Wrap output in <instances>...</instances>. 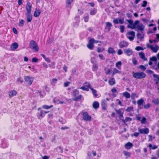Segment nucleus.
Here are the masks:
<instances>
[{"mask_svg": "<svg viewBox=\"0 0 159 159\" xmlns=\"http://www.w3.org/2000/svg\"><path fill=\"white\" fill-rule=\"evenodd\" d=\"M126 21L129 23L127 27L128 28H131L132 29H134L135 25H137L138 23H139V20H137L133 23V21L132 19H127Z\"/></svg>", "mask_w": 159, "mask_h": 159, "instance_id": "f257e3e1", "label": "nucleus"}, {"mask_svg": "<svg viewBox=\"0 0 159 159\" xmlns=\"http://www.w3.org/2000/svg\"><path fill=\"white\" fill-rule=\"evenodd\" d=\"M133 76L137 79H141L145 77L146 74L143 72H140L134 73Z\"/></svg>", "mask_w": 159, "mask_h": 159, "instance_id": "f03ea898", "label": "nucleus"}, {"mask_svg": "<svg viewBox=\"0 0 159 159\" xmlns=\"http://www.w3.org/2000/svg\"><path fill=\"white\" fill-rule=\"evenodd\" d=\"M98 42V41L95 40L93 39H91L89 41L88 44L87 46V47L90 49L93 48L94 43H97Z\"/></svg>", "mask_w": 159, "mask_h": 159, "instance_id": "7ed1b4c3", "label": "nucleus"}, {"mask_svg": "<svg viewBox=\"0 0 159 159\" xmlns=\"http://www.w3.org/2000/svg\"><path fill=\"white\" fill-rule=\"evenodd\" d=\"M144 26L142 23H138L134 27V29L137 31H139L142 32L144 30Z\"/></svg>", "mask_w": 159, "mask_h": 159, "instance_id": "20e7f679", "label": "nucleus"}, {"mask_svg": "<svg viewBox=\"0 0 159 159\" xmlns=\"http://www.w3.org/2000/svg\"><path fill=\"white\" fill-rule=\"evenodd\" d=\"M30 48L34 50H38L39 49L37 43L33 40L30 42Z\"/></svg>", "mask_w": 159, "mask_h": 159, "instance_id": "39448f33", "label": "nucleus"}, {"mask_svg": "<svg viewBox=\"0 0 159 159\" xmlns=\"http://www.w3.org/2000/svg\"><path fill=\"white\" fill-rule=\"evenodd\" d=\"M82 119L86 121H90L91 120V117L89 115L87 112L83 113Z\"/></svg>", "mask_w": 159, "mask_h": 159, "instance_id": "423d86ee", "label": "nucleus"}, {"mask_svg": "<svg viewBox=\"0 0 159 159\" xmlns=\"http://www.w3.org/2000/svg\"><path fill=\"white\" fill-rule=\"evenodd\" d=\"M135 34V32L133 31H129L126 34L127 37L130 40L132 41L134 39Z\"/></svg>", "mask_w": 159, "mask_h": 159, "instance_id": "0eeeda50", "label": "nucleus"}, {"mask_svg": "<svg viewBox=\"0 0 159 159\" xmlns=\"http://www.w3.org/2000/svg\"><path fill=\"white\" fill-rule=\"evenodd\" d=\"M84 86L81 87L79 88V89H81L83 90H85L87 91H89V89L91 87L89 83L87 82L83 84Z\"/></svg>", "mask_w": 159, "mask_h": 159, "instance_id": "6e6552de", "label": "nucleus"}, {"mask_svg": "<svg viewBox=\"0 0 159 159\" xmlns=\"http://www.w3.org/2000/svg\"><path fill=\"white\" fill-rule=\"evenodd\" d=\"M32 5L29 1H27L25 6V8L26 11V13H31V12Z\"/></svg>", "mask_w": 159, "mask_h": 159, "instance_id": "1a4fd4ad", "label": "nucleus"}, {"mask_svg": "<svg viewBox=\"0 0 159 159\" xmlns=\"http://www.w3.org/2000/svg\"><path fill=\"white\" fill-rule=\"evenodd\" d=\"M24 80L26 83L29 85H30L33 81V78L29 76H25Z\"/></svg>", "mask_w": 159, "mask_h": 159, "instance_id": "9d476101", "label": "nucleus"}, {"mask_svg": "<svg viewBox=\"0 0 159 159\" xmlns=\"http://www.w3.org/2000/svg\"><path fill=\"white\" fill-rule=\"evenodd\" d=\"M138 130L140 134H147L149 132V130L148 128H146L144 129H140L138 128Z\"/></svg>", "mask_w": 159, "mask_h": 159, "instance_id": "9b49d317", "label": "nucleus"}, {"mask_svg": "<svg viewBox=\"0 0 159 159\" xmlns=\"http://www.w3.org/2000/svg\"><path fill=\"white\" fill-rule=\"evenodd\" d=\"M147 46L151 50H158L159 49V47L156 44H153L149 45L148 43L147 44Z\"/></svg>", "mask_w": 159, "mask_h": 159, "instance_id": "f8f14e48", "label": "nucleus"}, {"mask_svg": "<svg viewBox=\"0 0 159 159\" xmlns=\"http://www.w3.org/2000/svg\"><path fill=\"white\" fill-rule=\"evenodd\" d=\"M113 22L115 24H117L119 23L122 24L124 23V20L123 19H118L117 18H116L113 20Z\"/></svg>", "mask_w": 159, "mask_h": 159, "instance_id": "ddd939ff", "label": "nucleus"}, {"mask_svg": "<svg viewBox=\"0 0 159 159\" xmlns=\"http://www.w3.org/2000/svg\"><path fill=\"white\" fill-rule=\"evenodd\" d=\"M25 14L27 17V21L28 22H30L32 18V16L31 13H25Z\"/></svg>", "mask_w": 159, "mask_h": 159, "instance_id": "4468645a", "label": "nucleus"}, {"mask_svg": "<svg viewBox=\"0 0 159 159\" xmlns=\"http://www.w3.org/2000/svg\"><path fill=\"white\" fill-rule=\"evenodd\" d=\"M119 45L120 48H123L127 47L128 45V43L126 42L123 41L120 42Z\"/></svg>", "mask_w": 159, "mask_h": 159, "instance_id": "2eb2a0df", "label": "nucleus"}, {"mask_svg": "<svg viewBox=\"0 0 159 159\" xmlns=\"http://www.w3.org/2000/svg\"><path fill=\"white\" fill-rule=\"evenodd\" d=\"M17 94V92L15 90H12L8 92V94L10 98L16 95Z\"/></svg>", "mask_w": 159, "mask_h": 159, "instance_id": "dca6fc26", "label": "nucleus"}, {"mask_svg": "<svg viewBox=\"0 0 159 159\" xmlns=\"http://www.w3.org/2000/svg\"><path fill=\"white\" fill-rule=\"evenodd\" d=\"M102 109L104 110H106L107 109V102L105 100H102Z\"/></svg>", "mask_w": 159, "mask_h": 159, "instance_id": "f3484780", "label": "nucleus"}, {"mask_svg": "<svg viewBox=\"0 0 159 159\" xmlns=\"http://www.w3.org/2000/svg\"><path fill=\"white\" fill-rule=\"evenodd\" d=\"M133 145L132 143L129 142L126 143L125 145V147L127 149H129L133 146Z\"/></svg>", "mask_w": 159, "mask_h": 159, "instance_id": "a211bd4d", "label": "nucleus"}, {"mask_svg": "<svg viewBox=\"0 0 159 159\" xmlns=\"http://www.w3.org/2000/svg\"><path fill=\"white\" fill-rule=\"evenodd\" d=\"M41 13L39 9H36L34 13V16L35 17H38Z\"/></svg>", "mask_w": 159, "mask_h": 159, "instance_id": "6ab92c4d", "label": "nucleus"}, {"mask_svg": "<svg viewBox=\"0 0 159 159\" xmlns=\"http://www.w3.org/2000/svg\"><path fill=\"white\" fill-rule=\"evenodd\" d=\"M109 84L111 85H113L116 83L115 80L114 78L110 79L108 81Z\"/></svg>", "mask_w": 159, "mask_h": 159, "instance_id": "aec40b11", "label": "nucleus"}, {"mask_svg": "<svg viewBox=\"0 0 159 159\" xmlns=\"http://www.w3.org/2000/svg\"><path fill=\"white\" fill-rule=\"evenodd\" d=\"M18 47V44L16 43H14L11 45V49L14 50L16 49Z\"/></svg>", "mask_w": 159, "mask_h": 159, "instance_id": "412c9836", "label": "nucleus"}, {"mask_svg": "<svg viewBox=\"0 0 159 159\" xmlns=\"http://www.w3.org/2000/svg\"><path fill=\"white\" fill-rule=\"evenodd\" d=\"M93 106L94 108L97 109L99 107V103L96 101L94 102L93 104Z\"/></svg>", "mask_w": 159, "mask_h": 159, "instance_id": "4be33fe9", "label": "nucleus"}, {"mask_svg": "<svg viewBox=\"0 0 159 159\" xmlns=\"http://www.w3.org/2000/svg\"><path fill=\"white\" fill-rule=\"evenodd\" d=\"M88 155L89 156H95L96 155V151L93 150L91 152H89Z\"/></svg>", "mask_w": 159, "mask_h": 159, "instance_id": "5701e85b", "label": "nucleus"}, {"mask_svg": "<svg viewBox=\"0 0 159 159\" xmlns=\"http://www.w3.org/2000/svg\"><path fill=\"white\" fill-rule=\"evenodd\" d=\"M152 102L155 105H159V99L158 98L153 99Z\"/></svg>", "mask_w": 159, "mask_h": 159, "instance_id": "b1692460", "label": "nucleus"}, {"mask_svg": "<svg viewBox=\"0 0 159 159\" xmlns=\"http://www.w3.org/2000/svg\"><path fill=\"white\" fill-rule=\"evenodd\" d=\"M123 95L127 98H130V93L127 92L123 93Z\"/></svg>", "mask_w": 159, "mask_h": 159, "instance_id": "393cba45", "label": "nucleus"}, {"mask_svg": "<svg viewBox=\"0 0 159 159\" xmlns=\"http://www.w3.org/2000/svg\"><path fill=\"white\" fill-rule=\"evenodd\" d=\"M123 153L125 156L126 157V158H127L130 156L131 153L128 151H124L123 152Z\"/></svg>", "mask_w": 159, "mask_h": 159, "instance_id": "a878e982", "label": "nucleus"}, {"mask_svg": "<svg viewBox=\"0 0 159 159\" xmlns=\"http://www.w3.org/2000/svg\"><path fill=\"white\" fill-rule=\"evenodd\" d=\"M82 98V96L81 95H80L78 96H76L73 99L74 101H77L79 100H81Z\"/></svg>", "mask_w": 159, "mask_h": 159, "instance_id": "bb28decb", "label": "nucleus"}, {"mask_svg": "<svg viewBox=\"0 0 159 159\" xmlns=\"http://www.w3.org/2000/svg\"><path fill=\"white\" fill-rule=\"evenodd\" d=\"M74 0H66V3L67 5L66 7H70V4L73 2Z\"/></svg>", "mask_w": 159, "mask_h": 159, "instance_id": "cd10ccee", "label": "nucleus"}, {"mask_svg": "<svg viewBox=\"0 0 159 159\" xmlns=\"http://www.w3.org/2000/svg\"><path fill=\"white\" fill-rule=\"evenodd\" d=\"M90 89L92 91V92L95 97H97L98 95L97 93V91L92 88H90Z\"/></svg>", "mask_w": 159, "mask_h": 159, "instance_id": "c85d7f7f", "label": "nucleus"}, {"mask_svg": "<svg viewBox=\"0 0 159 159\" xmlns=\"http://www.w3.org/2000/svg\"><path fill=\"white\" fill-rule=\"evenodd\" d=\"M144 102V100L142 98H141L137 101V104L139 107L142 105Z\"/></svg>", "mask_w": 159, "mask_h": 159, "instance_id": "c756f323", "label": "nucleus"}, {"mask_svg": "<svg viewBox=\"0 0 159 159\" xmlns=\"http://www.w3.org/2000/svg\"><path fill=\"white\" fill-rule=\"evenodd\" d=\"M79 91L76 89H75L73 90V94L75 97H76L79 94Z\"/></svg>", "mask_w": 159, "mask_h": 159, "instance_id": "7c9ffc66", "label": "nucleus"}, {"mask_svg": "<svg viewBox=\"0 0 159 159\" xmlns=\"http://www.w3.org/2000/svg\"><path fill=\"white\" fill-rule=\"evenodd\" d=\"M98 69V66L97 64H93V65L92 70L93 71H96Z\"/></svg>", "mask_w": 159, "mask_h": 159, "instance_id": "2f4dec72", "label": "nucleus"}, {"mask_svg": "<svg viewBox=\"0 0 159 159\" xmlns=\"http://www.w3.org/2000/svg\"><path fill=\"white\" fill-rule=\"evenodd\" d=\"M124 53L128 56H130L132 54V50H125Z\"/></svg>", "mask_w": 159, "mask_h": 159, "instance_id": "473e14b6", "label": "nucleus"}, {"mask_svg": "<svg viewBox=\"0 0 159 159\" xmlns=\"http://www.w3.org/2000/svg\"><path fill=\"white\" fill-rule=\"evenodd\" d=\"M97 10L96 9H93V10H91L90 12V14L91 15H95L97 12Z\"/></svg>", "mask_w": 159, "mask_h": 159, "instance_id": "72a5a7b5", "label": "nucleus"}, {"mask_svg": "<svg viewBox=\"0 0 159 159\" xmlns=\"http://www.w3.org/2000/svg\"><path fill=\"white\" fill-rule=\"evenodd\" d=\"M139 55L140 56L141 58L142 59H143L144 60H147V59L146 58H145V55L142 52L139 53Z\"/></svg>", "mask_w": 159, "mask_h": 159, "instance_id": "f704fd0d", "label": "nucleus"}, {"mask_svg": "<svg viewBox=\"0 0 159 159\" xmlns=\"http://www.w3.org/2000/svg\"><path fill=\"white\" fill-rule=\"evenodd\" d=\"M153 76L155 78L154 79V81H158L159 82V75L153 74Z\"/></svg>", "mask_w": 159, "mask_h": 159, "instance_id": "c9c22d12", "label": "nucleus"}, {"mask_svg": "<svg viewBox=\"0 0 159 159\" xmlns=\"http://www.w3.org/2000/svg\"><path fill=\"white\" fill-rule=\"evenodd\" d=\"M106 26L109 28L108 30L110 31L111 29L110 28L112 26V24L110 22H106Z\"/></svg>", "mask_w": 159, "mask_h": 159, "instance_id": "e433bc0d", "label": "nucleus"}, {"mask_svg": "<svg viewBox=\"0 0 159 159\" xmlns=\"http://www.w3.org/2000/svg\"><path fill=\"white\" fill-rule=\"evenodd\" d=\"M121 62L120 61L117 62L116 64V66L119 69L121 68Z\"/></svg>", "mask_w": 159, "mask_h": 159, "instance_id": "4c0bfd02", "label": "nucleus"}, {"mask_svg": "<svg viewBox=\"0 0 159 159\" xmlns=\"http://www.w3.org/2000/svg\"><path fill=\"white\" fill-rule=\"evenodd\" d=\"M137 36L138 37V39H140V40H142L144 38L143 35L142 36L141 35V34H140L139 33H138L137 34Z\"/></svg>", "mask_w": 159, "mask_h": 159, "instance_id": "58836bf2", "label": "nucleus"}, {"mask_svg": "<svg viewBox=\"0 0 159 159\" xmlns=\"http://www.w3.org/2000/svg\"><path fill=\"white\" fill-rule=\"evenodd\" d=\"M104 70L106 75L109 74L111 72V70L109 68H107V67L105 68Z\"/></svg>", "mask_w": 159, "mask_h": 159, "instance_id": "ea45409f", "label": "nucleus"}, {"mask_svg": "<svg viewBox=\"0 0 159 159\" xmlns=\"http://www.w3.org/2000/svg\"><path fill=\"white\" fill-rule=\"evenodd\" d=\"M52 105L48 106L47 105H44L42 106V107L45 109H48L51 108L53 107Z\"/></svg>", "mask_w": 159, "mask_h": 159, "instance_id": "a19ab883", "label": "nucleus"}, {"mask_svg": "<svg viewBox=\"0 0 159 159\" xmlns=\"http://www.w3.org/2000/svg\"><path fill=\"white\" fill-rule=\"evenodd\" d=\"M43 111L41 110L40 111V113H38V114L39 115V119L42 118L43 117Z\"/></svg>", "mask_w": 159, "mask_h": 159, "instance_id": "79ce46f5", "label": "nucleus"}, {"mask_svg": "<svg viewBox=\"0 0 159 159\" xmlns=\"http://www.w3.org/2000/svg\"><path fill=\"white\" fill-rule=\"evenodd\" d=\"M148 147L150 148H151L152 149H155L157 148V146L156 145L152 146V144H149L148 145Z\"/></svg>", "mask_w": 159, "mask_h": 159, "instance_id": "37998d69", "label": "nucleus"}, {"mask_svg": "<svg viewBox=\"0 0 159 159\" xmlns=\"http://www.w3.org/2000/svg\"><path fill=\"white\" fill-rule=\"evenodd\" d=\"M57 79L53 78L52 79L51 82V84L52 85H54L57 82Z\"/></svg>", "mask_w": 159, "mask_h": 159, "instance_id": "c03bdc74", "label": "nucleus"}, {"mask_svg": "<svg viewBox=\"0 0 159 159\" xmlns=\"http://www.w3.org/2000/svg\"><path fill=\"white\" fill-rule=\"evenodd\" d=\"M120 71L118 70L116 68L113 69V72L112 73V75H114L117 73H120Z\"/></svg>", "mask_w": 159, "mask_h": 159, "instance_id": "a18cd8bd", "label": "nucleus"}, {"mask_svg": "<svg viewBox=\"0 0 159 159\" xmlns=\"http://www.w3.org/2000/svg\"><path fill=\"white\" fill-rule=\"evenodd\" d=\"M141 123L142 124H145L146 122V119L143 117L141 120Z\"/></svg>", "mask_w": 159, "mask_h": 159, "instance_id": "49530a36", "label": "nucleus"}, {"mask_svg": "<svg viewBox=\"0 0 159 159\" xmlns=\"http://www.w3.org/2000/svg\"><path fill=\"white\" fill-rule=\"evenodd\" d=\"M55 63L54 62H53L50 64H49V66L50 67L54 69L55 68Z\"/></svg>", "mask_w": 159, "mask_h": 159, "instance_id": "de8ad7c7", "label": "nucleus"}, {"mask_svg": "<svg viewBox=\"0 0 159 159\" xmlns=\"http://www.w3.org/2000/svg\"><path fill=\"white\" fill-rule=\"evenodd\" d=\"M131 97L132 99H134L135 98V97L138 98V95L135 93H133L131 94Z\"/></svg>", "mask_w": 159, "mask_h": 159, "instance_id": "09e8293b", "label": "nucleus"}, {"mask_svg": "<svg viewBox=\"0 0 159 159\" xmlns=\"http://www.w3.org/2000/svg\"><path fill=\"white\" fill-rule=\"evenodd\" d=\"M39 61V59L36 57H34L32 59V61L33 62H35L36 63L38 61Z\"/></svg>", "mask_w": 159, "mask_h": 159, "instance_id": "8fccbe9b", "label": "nucleus"}, {"mask_svg": "<svg viewBox=\"0 0 159 159\" xmlns=\"http://www.w3.org/2000/svg\"><path fill=\"white\" fill-rule=\"evenodd\" d=\"M84 21L86 22H88L89 21V16H84Z\"/></svg>", "mask_w": 159, "mask_h": 159, "instance_id": "3c124183", "label": "nucleus"}, {"mask_svg": "<svg viewBox=\"0 0 159 159\" xmlns=\"http://www.w3.org/2000/svg\"><path fill=\"white\" fill-rule=\"evenodd\" d=\"M120 32L121 33H123L125 27L124 26L122 25L120 26Z\"/></svg>", "mask_w": 159, "mask_h": 159, "instance_id": "603ef678", "label": "nucleus"}, {"mask_svg": "<svg viewBox=\"0 0 159 159\" xmlns=\"http://www.w3.org/2000/svg\"><path fill=\"white\" fill-rule=\"evenodd\" d=\"M133 107H129L127 108L126 111L128 112H130L133 110Z\"/></svg>", "mask_w": 159, "mask_h": 159, "instance_id": "864d4df0", "label": "nucleus"}, {"mask_svg": "<svg viewBox=\"0 0 159 159\" xmlns=\"http://www.w3.org/2000/svg\"><path fill=\"white\" fill-rule=\"evenodd\" d=\"M24 23V21L23 20H21L19 22V25L20 26H22Z\"/></svg>", "mask_w": 159, "mask_h": 159, "instance_id": "5fc2aeb1", "label": "nucleus"}, {"mask_svg": "<svg viewBox=\"0 0 159 159\" xmlns=\"http://www.w3.org/2000/svg\"><path fill=\"white\" fill-rule=\"evenodd\" d=\"M147 2L146 1H143V3L142 4L141 6L142 7H145L147 5Z\"/></svg>", "mask_w": 159, "mask_h": 159, "instance_id": "6e6d98bb", "label": "nucleus"}, {"mask_svg": "<svg viewBox=\"0 0 159 159\" xmlns=\"http://www.w3.org/2000/svg\"><path fill=\"white\" fill-rule=\"evenodd\" d=\"M139 68L143 70H146V68L143 65H141L139 66Z\"/></svg>", "mask_w": 159, "mask_h": 159, "instance_id": "4d7b16f0", "label": "nucleus"}, {"mask_svg": "<svg viewBox=\"0 0 159 159\" xmlns=\"http://www.w3.org/2000/svg\"><path fill=\"white\" fill-rule=\"evenodd\" d=\"M114 1L115 5L118 7H119L120 6L118 5L119 3V0H114Z\"/></svg>", "mask_w": 159, "mask_h": 159, "instance_id": "13d9d810", "label": "nucleus"}, {"mask_svg": "<svg viewBox=\"0 0 159 159\" xmlns=\"http://www.w3.org/2000/svg\"><path fill=\"white\" fill-rule=\"evenodd\" d=\"M150 107V104L149 103H148L146 105L144 106V108L146 109L149 108Z\"/></svg>", "mask_w": 159, "mask_h": 159, "instance_id": "bf43d9fd", "label": "nucleus"}, {"mask_svg": "<svg viewBox=\"0 0 159 159\" xmlns=\"http://www.w3.org/2000/svg\"><path fill=\"white\" fill-rule=\"evenodd\" d=\"M150 60L152 61H156L157 60V59L156 57H153L150 58Z\"/></svg>", "mask_w": 159, "mask_h": 159, "instance_id": "052dcab7", "label": "nucleus"}, {"mask_svg": "<svg viewBox=\"0 0 159 159\" xmlns=\"http://www.w3.org/2000/svg\"><path fill=\"white\" fill-rule=\"evenodd\" d=\"M132 62L133 64L134 65H137L138 63L137 61L134 58L132 59Z\"/></svg>", "mask_w": 159, "mask_h": 159, "instance_id": "680f3d73", "label": "nucleus"}, {"mask_svg": "<svg viewBox=\"0 0 159 159\" xmlns=\"http://www.w3.org/2000/svg\"><path fill=\"white\" fill-rule=\"evenodd\" d=\"M70 83V82H67L66 83H65L64 84V87H67L69 86Z\"/></svg>", "mask_w": 159, "mask_h": 159, "instance_id": "e2e57ef3", "label": "nucleus"}, {"mask_svg": "<svg viewBox=\"0 0 159 159\" xmlns=\"http://www.w3.org/2000/svg\"><path fill=\"white\" fill-rule=\"evenodd\" d=\"M17 81L19 83H22L23 82V80L20 77L18 78L17 80Z\"/></svg>", "mask_w": 159, "mask_h": 159, "instance_id": "0e129e2a", "label": "nucleus"}, {"mask_svg": "<svg viewBox=\"0 0 159 159\" xmlns=\"http://www.w3.org/2000/svg\"><path fill=\"white\" fill-rule=\"evenodd\" d=\"M139 133H138V132H135V133H134L132 134V135L136 137H137L139 135Z\"/></svg>", "mask_w": 159, "mask_h": 159, "instance_id": "69168bd1", "label": "nucleus"}, {"mask_svg": "<svg viewBox=\"0 0 159 159\" xmlns=\"http://www.w3.org/2000/svg\"><path fill=\"white\" fill-rule=\"evenodd\" d=\"M132 120V119L130 117H126L125 118V120L126 122L131 121Z\"/></svg>", "mask_w": 159, "mask_h": 159, "instance_id": "338daca9", "label": "nucleus"}, {"mask_svg": "<svg viewBox=\"0 0 159 159\" xmlns=\"http://www.w3.org/2000/svg\"><path fill=\"white\" fill-rule=\"evenodd\" d=\"M116 111L117 113L119 115L121 113V110L120 109L116 110Z\"/></svg>", "mask_w": 159, "mask_h": 159, "instance_id": "774afa93", "label": "nucleus"}]
</instances>
